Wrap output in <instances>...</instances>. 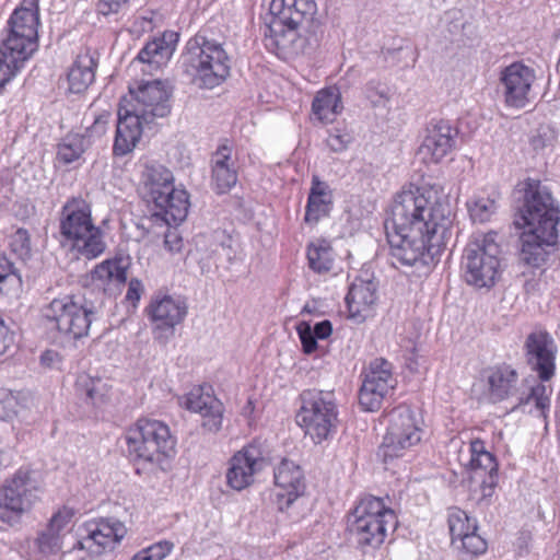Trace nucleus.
Here are the masks:
<instances>
[{
	"instance_id": "nucleus-17",
	"label": "nucleus",
	"mask_w": 560,
	"mask_h": 560,
	"mask_svg": "<svg viewBox=\"0 0 560 560\" xmlns=\"http://www.w3.org/2000/svg\"><path fill=\"white\" fill-rule=\"evenodd\" d=\"M393 370V364L383 358L370 362L359 390V404L363 410H378L383 400L393 394L397 385Z\"/></svg>"
},
{
	"instance_id": "nucleus-40",
	"label": "nucleus",
	"mask_w": 560,
	"mask_h": 560,
	"mask_svg": "<svg viewBox=\"0 0 560 560\" xmlns=\"http://www.w3.org/2000/svg\"><path fill=\"white\" fill-rule=\"evenodd\" d=\"M90 140L84 135L69 133L58 144L57 160L63 164H70L81 158Z\"/></svg>"
},
{
	"instance_id": "nucleus-41",
	"label": "nucleus",
	"mask_w": 560,
	"mask_h": 560,
	"mask_svg": "<svg viewBox=\"0 0 560 560\" xmlns=\"http://www.w3.org/2000/svg\"><path fill=\"white\" fill-rule=\"evenodd\" d=\"M447 523L452 537V545H456L466 534L477 530L475 520H470L467 513L459 508L448 509Z\"/></svg>"
},
{
	"instance_id": "nucleus-53",
	"label": "nucleus",
	"mask_w": 560,
	"mask_h": 560,
	"mask_svg": "<svg viewBox=\"0 0 560 560\" xmlns=\"http://www.w3.org/2000/svg\"><path fill=\"white\" fill-rule=\"evenodd\" d=\"M128 2L129 0H98L96 10L104 16L118 14L127 7Z\"/></svg>"
},
{
	"instance_id": "nucleus-1",
	"label": "nucleus",
	"mask_w": 560,
	"mask_h": 560,
	"mask_svg": "<svg viewBox=\"0 0 560 560\" xmlns=\"http://www.w3.org/2000/svg\"><path fill=\"white\" fill-rule=\"evenodd\" d=\"M127 268L128 262L121 257L98 264L91 272V279L98 289L100 299L92 301L85 295H63L51 300L40 311L45 328L68 341L88 337L91 324L102 304L105 285L125 283Z\"/></svg>"
},
{
	"instance_id": "nucleus-6",
	"label": "nucleus",
	"mask_w": 560,
	"mask_h": 560,
	"mask_svg": "<svg viewBox=\"0 0 560 560\" xmlns=\"http://www.w3.org/2000/svg\"><path fill=\"white\" fill-rule=\"evenodd\" d=\"M140 192L148 202L159 210L167 225H178L187 218L190 202L184 188L174 186L173 173L164 165L151 161L143 164L140 177Z\"/></svg>"
},
{
	"instance_id": "nucleus-39",
	"label": "nucleus",
	"mask_w": 560,
	"mask_h": 560,
	"mask_svg": "<svg viewBox=\"0 0 560 560\" xmlns=\"http://www.w3.org/2000/svg\"><path fill=\"white\" fill-rule=\"evenodd\" d=\"M307 260L310 268L315 272L329 271L335 260L332 247L325 240L311 243L307 247Z\"/></svg>"
},
{
	"instance_id": "nucleus-26",
	"label": "nucleus",
	"mask_w": 560,
	"mask_h": 560,
	"mask_svg": "<svg viewBox=\"0 0 560 560\" xmlns=\"http://www.w3.org/2000/svg\"><path fill=\"white\" fill-rule=\"evenodd\" d=\"M457 131L446 120L431 124L419 148V155L425 163H438L454 148Z\"/></svg>"
},
{
	"instance_id": "nucleus-47",
	"label": "nucleus",
	"mask_w": 560,
	"mask_h": 560,
	"mask_svg": "<svg viewBox=\"0 0 560 560\" xmlns=\"http://www.w3.org/2000/svg\"><path fill=\"white\" fill-rule=\"evenodd\" d=\"M556 141V131L549 125H540L530 136L529 142L535 151L551 147Z\"/></svg>"
},
{
	"instance_id": "nucleus-4",
	"label": "nucleus",
	"mask_w": 560,
	"mask_h": 560,
	"mask_svg": "<svg viewBox=\"0 0 560 560\" xmlns=\"http://www.w3.org/2000/svg\"><path fill=\"white\" fill-rule=\"evenodd\" d=\"M436 215L441 220L436 230L408 232L385 229L389 259L395 268L429 266L440 255L450 240L452 231L447 230V218L442 212Z\"/></svg>"
},
{
	"instance_id": "nucleus-19",
	"label": "nucleus",
	"mask_w": 560,
	"mask_h": 560,
	"mask_svg": "<svg viewBox=\"0 0 560 560\" xmlns=\"http://www.w3.org/2000/svg\"><path fill=\"white\" fill-rule=\"evenodd\" d=\"M262 446L253 442L235 453L230 459L226 471L228 485L237 491L244 490L255 481V476L267 466Z\"/></svg>"
},
{
	"instance_id": "nucleus-27",
	"label": "nucleus",
	"mask_w": 560,
	"mask_h": 560,
	"mask_svg": "<svg viewBox=\"0 0 560 560\" xmlns=\"http://www.w3.org/2000/svg\"><path fill=\"white\" fill-rule=\"evenodd\" d=\"M211 185L218 194H225L237 183V159L233 154V147L225 140L212 153Z\"/></svg>"
},
{
	"instance_id": "nucleus-10",
	"label": "nucleus",
	"mask_w": 560,
	"mask_h": 560,
	"mask_svg": "<svg viewBox=\"0 0 560 560\" xmlns=\"http://www.w3.org/2000/svg\"><path fill=\"white\" fill-rule=\"evenodd\" d=\"M125 440L129 457L135 462L160 464L174 452L176 441L170 428L155 419H139Z\"/></svg>"
},
{
	"instance_id": "nucleus-48",
	"label": "nucleus",
	"mask_w": 560,
	"mask_h": 560,
	"mask_svg": "<svg viewBox=\"0 0 560 560\" xmlns=\"http://www.w3.org/2000/svg\"><path fill=\"white\" fill-rule=\"evenodd\" d=\"M296 330L302 343L303 351L306 354L314 352L317 348V338L311 331V324L302 322L298 325Z\"/></svg>"
},
{
	"instance_id": "nucleus-34",
	"label": "nucleus",
	"mask_w": 560,
	"mask_h": 560,
	"mask_svg": "<svg viewBox=\"0 0 560 560\" xmlns=\"http://www.w3.org/2000/svg\"><path fill=\"white\" fill-rule=\"evenodd\" d=\"M341 94L337 88L318 91L312 103V115L323 124L331 122L342 110Z\"/></svg>"
},
{
	"instance_id": "nucleus-16",
	"label": "nucleus",
	"mask_w": 560,
	"mask_h": 560,
	"mask_svg": "<svg viewBox=\"0 0 560 560\" xmlns=\"http://www.w3.org/2000/svg\"><path fill=\"white\" fill-rule=\"evenodd\" d=\"M130 97H125L121 106L137 114L144 122L152 124L158 117L163 118L171 112L168 85L161 80L141 82L137 88H129Z\"/></svg>"
},
{
	"instance_id": "nucleus-36",
	"label": "nucleus",
	"mask_w": 560,
	"mask_h": 560,
	"mask_svg": "<svg viewBox=\"0 0 560 560\" xmlns=\"http://www.w3.org/2000/svg\"><path fill=\"white\" fill-rule=\"evenodd\" d=\"M466 206L474 223L489 222L498 211V195L476 194Z\"/></svg>"
},
{
	"instance_id": "nucleus-49",
	"label": "nucleus",
	"mask_w": 560,
	"mask_h": 560,
	"mask_svg": "<svg viewBox=\"0 0 560 560\" xmlns=\"http://www.w3.org/2000/svg\"><path fill=\"white\" fill-rule=\"evenodd\" d=\"M366 97L374 106L381 105L388 100L387 89L377 81H370L365 85Z\"/></svg>"
},
{
	"instance_id": "nucleus-37",
	"label": "nucleus",
	"mask_w": 560,
	"mask_h": 560,
	"mask_svg": "<svg viewBox=\"0 0 560 560\" xmlns=\"http://www.w3.org/2000/svg\"><path fill=\"white\" fill-rule=\"evenodd\" d=\"M174 52V46L165 38H156L148 43L138 54L137 59L156 69L165 65Z\"/></svg>"
},
{
	"instance_id": "nucleus-23",
	"label": "nucleus",
	"mask_w": 560,
	"mask_h": 560,
	"mask_svg": "<svg viewBox=\"0 0 560 560\" xmlns=\"http://www.w3.org/2000/svg\"><path fill=\"white\" fill-rule=\"evenodd\" d=\"M527 363L542 382L552 378L556 370L557 346L545 330L532 331L525 341Z\"/></svg>"
},
{
	"instance_id": "nucleus-44",
	"label": "nucleus",
	"mask_w": 560,
	"mask_h": 560,
	"mask_svg": "<svg viewBox=\"0 0 560 560\" xmlns=\"http://www.w3.org/2000/svg\"><path fill=\"white\" fill-rule=\"evenodd\" d=\"M457 550L471 557L479 556L487 550V541L472 530L466 534L460 540L453 545Z\"/></svg>"
},
{
	"instance_id": "nucleus-24",
	"label": "nucleus",
	"mask_w": 560,
	"mask_h": 560,
	"mask_svg": "<svg viewBox=\"0 0 560 560\" xmlns=\"http://www.w3.org/2000/svg\"><path fill=\"white\" fill-rule=\"evenodd\" d=\"M185 407L202 418L201 428L215 434L222 429L224 406L213 395L210 385L194 387L185 397Z\"/></svg>"
},
{
	"instance_id": "nucleus-30",
	"label": "nucleus",
	"mask_w": 560,
	"mask_h": 560,
	"mask_svg": "<svg viewBox=\"0 0 560 560\" xmlns=\"http://www.w3.org/2000/svg\"><path fill=\"white\" fill-rule=\"evenodd\" d=\"M150 125L144 122L137 114L131 113L120 105L118 109V120L116 136L113 145L115 155L124 156L133 151L139 142L143 127Z\"/></svg>"
},
{
	"instance_id": "nucleus-3",
	"label": "nucleus",
	"mask_w": 560,
	"mask_h": 560,
	"mask_svg": "<svg viewBox=\"0 0 560 560\" xmlns=\"http://www.w3.org/2000/svg\"><path fill=\"white\" fill-rule=\"evenodd\" d=\"M447 218V230L452 231L453 211L447 201H441L432 190L422 188L402 190L396 195L385 229L408 232H428L440 224L438 213Z\"/></svg>"
},
{
	"instance_id": "nucleus-12",
	"label": "nucleus",
	"mask_w": 560,
	"mask_h": 560,
	"mask_svg": "<svg viewBox=\"0 0 560 560\" xmlns=\"http://www.w3.org/2000/svg\"><path fill=\"white\" fill-rule=\"evenodd\" d=\"M488 395L492 402H499L511 397H515L516 401L512 406V410L534 405L540 415H545V410L549 408V394L551 389L541 383L530 386L527 394L523 393L517 396V373L509 365H500L489 370L488 376Z\"/></svg>"
},
{
	"instance_id": "nucleus-18",
	"label": "nucleus",
	"mask_w": 560,
	"mask_h": 560,
	"mask_svg": "<svg viewBox=\"0 0 560 560\" xmlns=\"http://www.w3.org/2000/svg\"><path fill=\"white\" fill-rule=\"evenodd\" d=\"M147 313L153 325L155 339L165 342L174 335L175 327L184 322L188 307L179 298L154 295L147 307Z\"/></svg>"
},
{
	"instance_id": "nucleus-33",
	"label": "nucleus",
	"mask_w": 560,
	"mask_h": 560,
	"mask_svg": "<svg viewBox=\"0 0 560 560\" xmlns=\"http://www.w3.org/2000/svg\"><path fill=\"white\" fill-rule=\"evenodd\" d=\"M96 67V59L90 51L79 54L68 72L69 91L84 92L95 79Z\"/></svg>"
},
{
	"instance_id": "nucleus-21",
	"label": "nucleus",
	"mask_w": 560,
	"mask_h": 560,
	"mask_svg": "<svg viewBox=\"0 0 560 560\" xmlns=\"http://www.w3.org/2000/svg\"><path fill=\"white\" fill-rule=\"evenodd\" d=\"M125 525L116 520L102 518L90 522L84 526V534L77 542L80 550H86L91 555H101L107 549H113L126 535Z\"/></svg>"
},
{
	"instance_id": "nucleus-43",
	"label": "nucleus",
	"mask_w": 560,
	"mask_h": 560,
	"mask_svg": "<svg viewBox=\"0 0 560 560\" xmlns=\"http://www.w3.org/2000/svg\"><path fill=\"white\" fill-rule=\"evenodd\" d=\"M353 141V135L347 127H335L329 130L326 144L330 151L341 153L348 149Z\"/></svg>"
},
{
	"instance_id": "nucleus-13",
	"label": "nucleus",
	"mask_w": 560,
	"mask_h": 560,
	"mask_svg": "<svg viewBox=\"0 0 560 560\" xmlns=\"http://www.w3.org/2000/svg\"><path fill=\"white\" fill-rule=\"evenodd\" d=\"M42 489L30 469L21 468L0 487V522L13 525L39 500Z\"/></svg>"
},
{
	"instance_id": "nucleus-57",
	"label": "nucleus",
	"mask_w": 560,
	"mask_h": 560,
	"mask_svg": "<svg viewBox=\"0 0 560 560\" xmlns=\"http://www.w3.org/2000/svg\"><path fill=\"white\" fill-rule=\"evenodd\" d=\"M311 331L315 335L317 339H326L332 332V325L330 320L325 319L319 323H316L314 326H311Z\"/></svg>"
},
{
	"instance_id": "nucleus-54",
	"label": "nucleus",
	"mask_w": 560,
	"mask_h": 560,
	"mask_svg": "<svg viewBox=\"0 0 560 560\" xmlns=\"http://www.w3.org/2000/svg\"><path fill=\"white\" fill-rule=\"evenodd\" d=\"M20 277L13 271L12 264L3 255H0V291H3L4 283H19Z\"/></svg>"
},
{
	"instance_id": "nucleus-14",
	"label": "nucleus",
	"mask_w": 560,
	"mask_h": 560,
	"mask_svg": "<svg viewBox=\"0 0 560 560\" xmlns=\"http://www.w3.org/2000/svg\"><path fill=\"white\" fill-rule=\"evenodd\" d=\"M560 221L559 210L553 205L549 190L539 180L525 182L523 206L515 218L517 228H541L549 240L553 236V229H558Z\"/></svg>"
},
{
	"instance_id": "nucleus-31",
	"label": "nucleus",
	"mask_w": 560,
	"mask_h": 560,
	"mask_svg": "<svg viewBox=\"0 0 560 560\" xmlns=\"http://www.w3.org/2000/svg\"><path fill=\"white\" fill-rule=\"evenodd\" d=\"M520 237L521 249L520 260L532 267H539L548 255L547 247L556 244L558 238V229H553L551 240L546 235L541 228H526Z\"/></svg>"
},
{
	"instance_id": "nucleus-56",
	"label": "nucleus",
	"mask_w": 560,
	"mask_h": 560,
	"mask_svg": "<svg viewBox=\"0 0 560 560\" xmlns=\"http://www.w3.org/2000/svg\"><path fill=\"white\" fill-rule=\"evenodd\" d=\"M164 245L171 253H178L183 247V238L177 231H167L164 237Z\"/></svg>"
},
{
	"instance_id": "nucleus-52",
	"label": "nucleus",
	"mask_w": 560,
	"mask_h": 560,
	"mask_svg": "<svg viewBox=\"0 0 560 560\" xmlns=\"http://www.w3.org/2000/svg\"><path fill=\"white\" fill-rule=\"evenodd\" d=\"M109 119L110 113L108 112H103L95 116L92 126L86 128V135H84L86 139L90 140V138L103 136L107 130Z\"/></svg>"
},
{
	"instance_id": "nucleus-55",
	"label": "nucleus",
	"mask_w": 560,
	"mask_h": 560,
	"mask_svg": "<svg viewBox=\"0 0 560 560\" xmlns=\"http://www.w3.org/2000/svg\"><path fill=\"white\" fill-rule=\"evenodd\" d=\"M14 345V334L5 325L4 320L0 318V355L7 353V351Z\"/></svg>"
},
{
	"instance_id": "nucleus-22",
	"label": "nucleus",
	"mask_w": 560,
	"mask_h": 560,
	"mask_svg": "<svg viewBox=\"0 0 560 560\" xmlns=\"http://www.w3.org/2000/svg\"><path fill=\"white\" fill-rule=\"evenodd\" d=\"M9 34L3 39L32 55L37 49L38 10L35 3L16 8L9 20Z\"/></svg>"
},
{
	"instance_id": "nucleus-2",
	"label": "nucleus",
	"mask_w": 560,
	"mask_h": 560,
	"mask_svg": "<svg viewBox=\"0 0 560 560\" xmlns=\"http://www.w3.org/2000/svg\"><path fill=\"white\" fill-rule=\"evenodd\" d=\"M269 10L272 19L264 38L267 49L277 55H300L317 46L315 34L305 38L300 33L301 30L311 32L317 26L314 0H271Z\"/></svg>"
},
{
	"instance_id": "nucleus-15",
	"label": "nucleus",
	"mask_w": 560,
	"mask_h": 560,
	"mask_svg": "<svg viewBox=\"0 0 560 560\" xmlns=\"http://www.w3.org/2000/svg\"><path fill=\"white\" fill-rule=\"evenodd\" d=\"M386 419L387 432L378 451L385 462L402 456L405 451L421 440V421L410 406L395 407L386 415Z\"/></svg>"
},
{
	"instance_id": "nucleus-51",
	"label": "nucleus",
	"mask_w": 560,
	"mask_h": 560,
	"mask_svg": "<svg viewBox=\"0 0 560 560\" xmlns=\"http://www.w3.org/2000/svg\"><path fill=\"white\" fill-rule=\"evenodd\" d=\"M72 516L73 511L71 509L63 508L52 515L47 527L61 535V532L70 523Z\"/></svg>"
},
{
	"instance_id": "nucleus-45",
	"label": "nucleus",
	"mask_w": 560,
	"mask_h": 560,
	"mask_svg": "<svg viewBox=\"0 0 560 560\" xmlns=\"http://www.w3.org/2000/svg\"><path fill=\"white\" fill-rule=\"evenodd\" d=\"M173 542L161 540L137 552L132 560H163L173 550Z\"/></svg>"
},
{
	"instance_id": "nucleus-32",
	"label": "nucleus",
	"mask_w": 560,
	"mask_h": 560,
	"mask_svg": "<svg viewBox=\"0 0 560 560\" xmlns=\"http://www.w3.org/2000/svg\"><path fill=\"white\" fill-rule=\"evenodd\" d=\"M331 206L332 192L329 185L314 175L307 198L305 221L317 223L322 218L329 214Z\"/></svg>"
},
{
	"instance_id": "nucleus-46",
	"label": "nucleus",
	"mask_w": 560,
	"mask_h": 560,
	"mask_svg": "<svg viewBox=\"0 0 560 560\" xmlns=\"http://www.w3.org/2000/svg\"><path fill=\"white\" fill-rule=\"evenodd\" d=\"M36 544L43 555H55L61 549V535L46 527V529L38 535Z\"/></svg>"
},
{
	"instance_id": "nucleus-50",
	"label": "nucleus",
	"mask_w": 560,
	"mask_h": 560,
	"mask_svg": "<svg viewBox=\"0 0 560 560\" xmlns=\"http://www.w3.org/2000/svg\"><path fill=\"white\" fill-rule=\"evenodd\" d=\"M13 252L20 256L28 255L31 252V240L28 232L24 229H19L11 237L10 243Z\"/></svg>"
},
{
	"instance_id": "nucleus-38",
	"label": "nucleus",
	"mask_w": 560,
	"mask_h": 560,
	"mask_svg": "<svg viewBox=\"0 0 560 560\" xmlns=\"http://www.w3.org/2000/svg\"><path fill=\"white\" fill-rule=\"evenodd\" d=\"M33 401L30 393L13 394L8 389L0 388V420L13 419L20 415L22 409L30 408Z\"/></svg>"
},
{
	"instance_id": "nucleus-20",
	"label": "nucleus",
	"mask_w": 560,
	"mask_h": 560,
	"mask_svg": "<svg viewBox=\"0 0 560 560\" xmlns=\"http://www.w3.org/2000/svg\"><path fill=\"white\" fill-rule=\"evenodd\" d=\"M536 80L535 70L522 62H513L502 69L500 83L508 106L525 107L532 100V85Z\"/></svg>"
},
{
	"instance_id": "nucleus-35",
	"label": "nucleus",
	"mask_w": 560,
	"mask_h": 560,
	"mask_svg": "<svg viewBox=\"0 0 560 560\" xmlns=\"http://www.w3.org/2000/svg\"><path fill=\"white\" fill-rule=\"evenodd\" d=\"M31 56L18 46L2 40L0 45V88L4 86L15 77L24 61Z\"/></svg>"
},
{
	"instance_id": "nucleus-28",
	"label": "nucleus",
	"mask_w": 560,
	"mask_h": 560,
	"mask_svg": "<svg viewBox=\"0 0 560 560\" xmlns=\"http://www.w3.org/2000/svg\"><path fill=\"white\" fill-rule=\"evenodd\" d=\"M275 483L278 505L281 511L288 509L304 491L303 472L292 460L283 459L275 469Z\"/></svg>"
},
{
	"instance_id": "nucleus-42",
	"label": "nucleus",
	"mask_w": 560,
	"mask_h": 560,
	"mask_svg": "<svg viewBox=\"0 0 560 560\" xmlns=\"http://www.w3.org/2000/svg\"><path fill=\"white\" fill-rule=\"evenodd\" d=\"M77 388L88 404L96 406L104 401L105 384L98 378L80 377L77 382Z\"/></svg>"
},
{
	"instance_id": "nucleus-7",
	"label": "nucleus",
	"mask_w": 560,
	"mask_h": 560,
	"mask_svg": "<svg viewBox=\"0 0 560 560\" xmlns=\"http://www.w3.org/2000/svg\"><path fill=\"white\" fill-rule=\"evenodd\" d=\"M183 65L192 81L207 89L221 84L231 69V60L223 45L202 33L188 40Z\"/></svg>"
},
{
	"instance_id": "nucleus-11",
	"label": "nucleus",
	"mask_w": 560,
	"mask_h": 560,
	"mask_svg": "<svg viewBox=\"0 0 560 560\" xmlns=\"http://www.w3.org/2000/svg\"><path fill=\"white\" fill-rule=\"evenodd\" d=\"M299 425L314 443L327 440L336 429L338 410L332 392L307 389L301 394Z\"/></svg>"
},
{
	"instance_id": "nucleus-58",
	"label": "nucleus",
	"mask_w": 560,
	"mask_h": 560,
	"mask_svg": "<svg viewBox=\"0 0 560 560\" xmlns=\"http://www.w3.org/2000/svg\"><path fill=\"white\" fill-rule=\"evenodd\" d=\"M143 292V285L140 280L131 279L128 285L126 299L131 302H138Z\"/></svg>"
},
{
	"instance_id": "nucleus-25",
	"label": "nucleus",
	"mask_w": 560,
	"mask_h": 560,
	"mask_svg": "<svg viewBox=\"0 0 560 560\" xmlns=\"http://www.w3.org/2000/svg\"><path fill=\"white\" fill-rule=\"evenodd\" d=\"M378 301V283L374 278L357 277L351 283L346 303L349 317L357 323L371 317Z\"/></svg>"
},
{
	"instance_id": "nucleus-9",
	"label": "nucleus",
	"mask_w": 560,
	"mask_h": 560,
	"mask_svg": "<svg viewBox=\"0 0 560 560\" xmlns=\"http://www.w3.org/2000/svg\"><path fill=\"white\" fill-rule=\"evenodd\" d=\"M463 277L475 288H491L501 272V247L495 233L474 236L462 257Z\"/></svg>"
},
{
	"instance_id": "nucleus-29",
	"label": "nucleus",
	"mask_w": 560,
	"mask_h": 560,
	"mask_svg": "<svg viewBox=\"0 0 560 560\" xmlns=\"http://www.w3.org/2000/svg\"><path fill=\"white\" fill-rule=\"evenodd\" d=\"M469 468L475 478L481 481L482 495L489 497L498 483V463L495 457L486 450L485 442L476 439L470 442Z\"/></svg>"
},
{
	"instance_id": "nucleus-5",
	"label": "nucleus",
	"mask_w": 560,
	"mask_h": 560,
	"mask_svg": "<svg viewBox=\"0 0 560 560\" xmlns=\"http://www.w3.org/2000/svg\"><path fill=\"white\" fill-rule=\"evenodd\" d=\"M59 241L62 247L92 259L106 248L104 233L92 219L90 203L72 197L62 206L59 215Z\"/></svg>"
},
{
	"instance_id": "nucleus-8",
	"label": "nucleus",
	"mask_w": 560,
	"mask_h": 560,
	"mask_svg": "<svg viewBox=\"0 0 560 560\" xmlns=\"http://www.w3.org/2000/svg\"><path fill=\"white\" fill-rule=\"evenodd\" d=\"M396 525L394 510L386 506L383 499L373 495L362 498L349 520V530L364 553L381 547L388 530H394Z\"/></svg>"
}]
</instances>
